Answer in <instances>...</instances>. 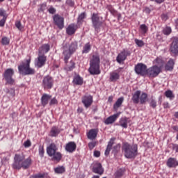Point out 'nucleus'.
<instances>
[{"label":"nucleus","mask_w":178,"mask_h":178,"mask_svg":"<svg viewBox=\"0 0 178 178\" xmlns=\"http://www.w3.org/2000/svg\"><path fill=\"white\" fill-rule=\"evenodd\" d=\"M31 165V159L28 158L24 160L23 154H15L14 157V163H13V169H29Z\"/></svg>","instance_id":"1"},{"label":"nucleus","mask_w":178,"mask_h":178,"mask_svg":"<svg viewBox=\"0 0 178 178\" xmlns=\"http://www.w3.org/2000/svg\"><path fill=\"white\" fill-rule=\"evenodd\" d=\"M122 152L127 159H133L138 155V147L137 145H130L127 143L122 145Z\"/></svg>","instance_id":"2"},{"label":"nucleus","mask_w":178,"mask_h":178,"mask_svg":"<svg viewBox=\"0 0 178 178\" xmlns=\"http://www.w3.org/2000/svg\"><path fill=\"white\" fill-rule=\"evenodd\" d=\"M99 63H101L99 55L94 54L90 60V67L88 69V72L90 74L94 76L101 74V70H99Z\"/></svg>","instance_id":"3"},{"label":"nucleus","mask_w":178,"mask_h":178,"mask_svg":"<svg viewBox=\"0 0 178 178\" xmlns=\"http://www.w3.org/2000/svg\"><path fill=\"white\" fill-rule=\"evenodd\" d=\"M77 42L74 41L72 42L70 44L66 43L63 47V54L64 55V60L65 63H67V60H69V58L70 56H72V54H74L76 52V50L77 49Z\"/></svg>","instance_id":"4"},{"label":"nucleus","mask_w":178,"mask_h":178,"mask_svg":"<svg viewBox=\"0 0 178 178\" xmlns=\"http://www.w3.org/2000/svg\"><path fill=\"white\" fill-rule=\"evenodd\" d=\"M56 151H58V147L55 143H51L47 147V155L52 158V161H57V162H59V161L62 159V154Z\"/></svg>","instance_id":"5"},{"label":"nucleus","mask_w":178,"mask_h":178,"mask_svg":"<svg viewBox=\"0 0 178 178\" xmlns=\"http://www.w3.org/2000/svg\"><path fill=\"white\" fill-rule=\"evenodd\" d=\"M91 20H92V27H94L97 33H99V29H101V26L104 24V22L101 21L102 20V17H99L98 13H94L93 14H92Z\"/></svg>","instance_id":"6"},{"label":"nucleus","mask_w":178,"mask_h":178,"mask_svg":"<svg viewBox=\"0 0 178 178\" xmlns=\"http://www.w3.org/2000/svg\"><path fill=\"white\" fill-rule=\"evenodd\" d=\"M14 74L15 70L12 68H8L4 72L3 77L6 81V85L13 86V84H15V79H13Z\"/></svg>","instance_id":"7"},{"label":"nucleus","mask_w":178,"mask_h":178,"mask_svg":"<svg viewBox=\"0 0 178 178\" xmlns=\"http://www.w3.org/2000/svg\"><path fill=\"white\" fill-rule=\"evenodd\" d=\"M18 70L21 74H24V76L34 74L35 73V70L30 67V65H19L18 67Z\"/></svg>","instance_id":"8"},{"label":"nucleus","mask_w":178,"mask_h":178,"mask_svg":"<svg viewBox=\"0 0 178 178\" xmlns=\"http://www.w3.org/2000/svg\"><path fill=\"white\" fill-rule=\"evenodd\" d=\"M54 23L57 27L62 30L65 27V18L59 15V14H56L53 16Z\"/></svg>","instance_id":"9"},{"label":"nucleus","mask_w":178,"mask_h":178,"mask_svg":"<svg viewBox=\"0 0 178 178\" xmlns=\"http://www.w3.org/2000/svg\"><path fill=\"white\" fill-rule=\"evenodd\" d=\"M161 72H162V69L161 68V67L154 65L147 69V75L149 77H156L157 76L159 75V73H161Z\"/></svg>","instance_id":"10"},{"label":"nucleus","mask_w":178,"mask_h":178,"mask_svg":"<svg viewBox=\"0 0 178 178\" xmlns=\"http://www.w3.org/2000/svg\"><path fill=\"white\" fill-rule=\"evenodd\" d=\"M135 72L136 74H140V76H147L148 69H147V65L143 63H138L135 67Z\"/></svg>","instance_id":"11"},{"label":"nucleus","mask_w":178,"mask_h":178,"mask_svg":"<svg viewBox=\"0 0 178 178\" xmlns=\"http://www.w3.org/2000/svg\"><path fill=\"white\" fill-rule=\"evenodd\" d=\"M45 62H47V56L44 54H38V58L35 60V65L37 67H42L45 65Z\"/></svg>","instance_id":"12"},{"label":"nucleus","mask_w":178,"mask_h":178,"mask_svg":"<svg viewBox=\"0 0 178 178\" xmlns=\"http://www.w3.org/2000/svg\"><path fill=\"white\" fill-rule=\"evenodd\" d=\"M81 102L83 104L85 108H90L92 105L93 99L92 96L90 95H86L81 98Z\"/></svg>","instance_id":"13"},{"label":"nucleus","mask_w":178,"mask_h":178,"mask_svg":"<svg viewBox=\"0 0 178 178\" xmlns=\"http://www.w3.org/2000/svg\"><path fill=\"white\" fill-rule=\"evenodd\" d=\"M130 51L129 50H123L121 53H120L117 58H116V60L118 63H121L122 62L126 60V58H127V56H130Z\"/></svg>","instance_id":"14"},{"label":"nucleus","mask_w":178,"mask_h":178,"mask_svg":"<svg viewBox=\"0 0 178 178\" xmlns=\"http://www.w3.org/2000/svg\"><path fill=\"white\" fill-rule=\"evenodd\" d=\"M54 86V80L49 76H45L42 80V86L44 88L50 89Z\"/></svg>","instance_id":"15"},{"label":"nucleus","mask_w":178,"mask_h":178,"mask_svg":"<svg viewBox=\"0 0 178 178\" xmlns=\"http://www.w3.org/2000/svg\"><path fill=\"white\" fill-rule=\"evenodd\" d=\"M170 51L172 55H177L178 54V38H175L172 40V42L170 44Z\"/></svg>","instance_id":"16"},{"label":"nucleus","mask_w":178,"mask_h":178,"mask_svg":"<svg viewBox=\"0 0 178 178\" xmlns=\"http://www.w3.org/2000/svg\"><path fill=\"white\" fill-rule=\"evenodd\" d=\"M93 173L97 175H104V168H102V164L98 162H95L92 167Z\"/></svg>","instance_id":"17"},{"label":"nucleus","mask_w":178,"mask_h":178,"mask_svg":"<svg viewBox=\"0 0 178 178\" xmlns=\"http://www.w3.org/2000/svg\"><path fill=\"white\" fill-rule=\"evenodd\" d=\"M120 113H117L110 117L107 118L106 120L104 121L105 124H112V123H115L116 122V119L119 118Z\"/></svg>","instance_id":"18"},{"label":"nucleus","mask_w":178,"mask_h":178,"mask_svg":"<svg viewBox=\"0 0 178 178\" xmlns=\"http://www.w3.org/2000/svg\"><path fill=\"white\" fill-rule=\"evenodd\" d=\"M77 30V25L74 24H70L66 29V33L68 35H73Z\"/></svg>","instance_id":"19"},{"label":"nucleus","mask_w":178,"mask_h":178,"mask_svg":"<svg viewBox=\"0 0 178 178\" xmlns=\"http://www.w3.org/2000/svg\"><path fill=\"white\" fill-rule=\"evenodd\" d=\"M76 148H77V145L74 142H70L65 146V150L67 152H70V153L74 152V151H76Z\"/></svg>","instance_id":"20"},{"label":"nucleus","mask_w":178,"mask_h":178,"mask_svg":"<svg viewBox=\"0 0 178 178\" xmlns=\"http://www.w3.org/2000/svg\"><path fill=\"white\" fill-rule=\"evenodd\" d=\"M98 136V129H92L88 133V138L89 140H95Z\"/></svg>","instance_id":"21"},{"label":"nucleus","mask_w":178,"mask_h":178,"mask_svg":"<svg viewBox=\"0 0 178 178\" xmlns=\"http://www.w3.org/2000/svg\"><path fill=\"white\" fill-rule=\"evenodd\" d=\"M115 144V138H112L110 139L109 142L108 143L107 147L105 151V155L106 156H108L109 155V153L111 152V149H112V147Z\"/></svg>","instance_id":"22"},{"label":"nucleus","mask_w":178,"mask_h":178,"mask_svg":"<svg viewBox=\"0 0 178 178\" xmlns=\"http://www.w3.org/2000/svg\"><path fill=\"white\" fill-rule=\"evenodd\" d=\"M175 67V60L170 58L168 62L165 65V69L167 72H172Z\"/></svg>","instance_id":"23"},{"label":"nucleus","mask_w":178,"mask_h":178,"mask_svg":"<svg viewBox=\"0 0 178 178\" xmlns=\"http://www.w3.org/2000/svg\"><path fill=\"white\" fill-rule=\"evenodd\" d=\"M49 51V44H43L39 48L38 54L40 55H45V54H47Z\"/></svg>","instance_id":"24"},{"label":"nucleus","mask_w":178,"mask_h":178,"mask_svg":"<svg viewBox=\"0 0 178 178\" xmlns=\"http://www.w3.org/2000/svg\"><path fill=\"white\" fill-rule=\"evenodd\" d=\"M167 166L168 168H176V166H178V161L175 158H170L167 161Z\"/></svg>","instance_id":"25"},{"label":"nucleus","mask_w":178,"mask_h":178,"mask_svg":"<svg viewBox=\"0 0 178 178\" xmlns=\"http://www.w3.org/2000/svg\"><path fill=\"white\" fill-rule=\"evenodd\" d=\"M51 96L49 95L44 94L41 97V103L42 106L48 105L49 101L51 99Z\"/></svg>","instance_id":"26"},{"label":"nucleus","mask_w":178,"mask_h":178,"mask_svg":"<svg viewBox=\"0 0 178 178\" xmlns=\"http://www.w3.org/2000/svg\"><path fill=\"white\" fill-rule=\"evenodd\" d=\"M141 95V91L137 90L135 92L132 97V101L134 104H138L140 102V97Z\"/></svg>","instance_id":"27"},{"label":"nucleus","mask_w":178,"mask_h":178,"mask_svg":"<svg viewBox=\"0 0 178 178\" xmlns=\"http://www.w3.org/2000/svg\"><path fill=\"white\" fill-rule=\"evenodd\" d=\"M124 101V98L123 97L118 99V100L113 105V108L115 111H118V109H119V108L122 106V104H123Z\"/></svg>","instance_id":"28"},{"label":"nucleus","mask_w":178,"mask_h":178,"mask_svg":"<svg viewBox=\"0 0 178 178\" xmlns=\"http://www.w3.org/2000/svg\"><path fill=\"white\" fill-rule=\"evenodd\" d=\"M59 133H60V129L58 127H53L50 131L51 137H56Z\"/></svg>","instance_id":"29"},{"label":"nucleus","mask_w":178,"mask_h":178,"mask_svg":"<svg viewBox=\"0 0 178 178\" xmlns=\"http://www.w3.org/2000/svg\"><path fill=\"white\" fill-rule=\"evenodd\" d=\"M120 77V75L119 74V72H113L110 73L111 81H117V80H119Z\"/></svg>","instance_id":"30"},{"label":"nucleus","mask_w":178,"mask_h":178,"mask_svg":"<svg viewBox=\"0 0 178 178\" xmlns=\"http://www.w3.org/2000/svg\"><path fill=\"white\" fill-rule=\"evenodd\" d=\"M73 83L76 84V86H83V78L79 75H76L74 77Z\"/></svg>","instance_id":"31"},{"label":"nucleus","mask_w":178,"mask_h":178,"mask_svg":"<svg viewBox=\"0 0 178 178\" xmlns=\"http://www.w3.org/2000/svg\"><path fill=\"white\" fill-rule=\"evenodd\" d=\"M147 98H148V95H147V93L145 92H143L141 94V95L139 97V102L142 105H144V104L147 102Z\"/></svg>","instance_id":"32"},{"label":"nucleus","mask_w":178,"mask_h":178,"mask_svg":"<svg viewBox=\"0 0 178 178\" xmlns=\"http://www.w3.org/2000/svg\"><path fill=\"white\" fill-rule=\"evenodd\" d=\"M91 51V44L90 42L86 43L82 50V54H88Z\"/></svg>","instance_id":"33"},{"label":"nucleus","mask_w":178,"mask_h":178,"mask_svg":"<svg viewBox=\"0 0 178 178\" xmlns=\"http://www.w3.org/2000/svg\"><path fill=\"white\" fill-rule=\"evenodd\" d=\"M120 126L124 127V129H127V118H122L120 119Z\"/></svg>","instance_id":"34"},{"label":"nucleus","mask_w":178,"mask_h":178,"mask_svg":"<svg viewBox=\"0 0 178 178\" xmlns=\"http://www.w3.org/2000/svg\"><path fill=\"white\" fill-rule=\"evenodd\" d=\"M31 178H48V173L35 174L32 175Z\"/></svg>","instance_id":"35"},{"label":"nucleus","mask_w":178,"mask_h":178,"mask_svg":"<svg viewBox=\"0 0 178 178\" xmlns=\"http://www.w3.org/2000/svg\"><path fill=\"white\" fill-rule=\"evenodd\" d=\"M123 175H124V169H123V168L119 169L115 173V176L116 178H120V177H122V176H123Z\"/></svg>","instance_id":"36"},{"label":"nucleus","mask_w":178,"mask_h":178,"mask_svg":"<svg viewBox=\"0 0 178 178\" xmlns=\"http://www.w3.org/2000/svg\"><path fill=\"white\" fill-rule=\"evenodd\" d=\"M154 63L158 65L159 66V67H161V69H162V66H163V60L160 58H156Z\"/></svg>","instance_id":"37"},{"label":"nucleus","mask_w":178,"mask_h":178,"mask_svg":"<svg viewBox=\"0 0 178 178\" xmlns=\"http://www.w3.org/2000/svg\"><path fill=\"white\" fill-rule=\"evenodd\" d=\"M87 17V15L86 13H82L81 15H79L77 22L78 23H83V20Z\"/></svg>","instance_id":"38"},{"label":"nucleus","mask_w":178,"mask_h":178,"mask_svg":"<svg viewBox=\"0 0 178 178\" xmlns=\"http://www.w3.org/2000/svg\"><path fill=\"white\" fill-rule=\"evenodd\" d=\"M149 104V106L153 108V109H155V108H156V101L155 100V99H154V97H151Z\"/></svg>","instance_id":"39"},{"label":"nucleus","mask_w":178,"mask_h":178,"mask_svg":"<svg viewBox=\"0 0 178 178\" xmlns=\"http://www.w3.org/2000/svg\"><path fill=\"white\" fill-rule=\"evenodd\" d=\"M65 167L63 166L57 167L54 169L55 172L58 174L65 173Z\"/></svg>","instance_id":"40"},{"label":"nucleus","mask_w":178,"mask_h":178,"mask_svg":"<svg viewBox=\"0 0 178 178\" xmlns=\"http://www.w3.org/2000/svg\"><path fill=\"white\" fill-rule=\"evenodd\" d=\"M44 154H45V151L44 150V146H39V155L41 158L44 157Z\"/></svg>","instance_id":"41"},{"label":"nucleus","mask_w":178,"mask_h":178,"mask_svg":"<svg viewBox=\"0 0 178 178\" xmlns=\"http://www.w3.org/2000/svg\"><path fill=\"white\" fill-rule=\"evenodd\" d=\"M140 30L143 33V34H145L147 33V31H148V26H147V25L145 24H142L140 25Z\"/></svg>","instance_id":"42"},{"label":"nucleus","mask_w":178,"mask_h":178,"mask_svg":"<svg viewBox=\"0 0 178 178\" xmlns=\"http://www.w3.org/2000/svg\"><path fill=\"white\" fill-rule=\"evenodd\" d=\"M163 33L165 35H169L172 33V29L170 27H166L163 29Z\"/></svg>","instance_id":"43"},{"label":"nucleus","mask_w":178,"mask_h":178,"mask_svg":"<svg viewBox=\"0 0 178 178\" xmlns=\"http://www.w3.org/2000/svg\"><path fill=\"white\" fill-rule=\"evenodd\" d=\"M9 42H10L9 38L6 37L3 38L1 40L2 45H9Z\"/></svg>","instance_id":"44"},{"label":"nucleus","mask_w":178,"mask_h":178,"mask_svg":"<svg viewBox=\"0 0 178 178\" xmlns=\"http://www.w3.org/2000/svg\"><path fill=\"white\" fill-rule=\"evenodd\" d=\"M118 151H120V144H118V145H116L115 146L113 147V153L115 155H116V153H117Z\"/></svg>","instance_id":"45"},{"label":"nucleus","mask_w":178,"mask_h":178,"mask_svg":"<svg viewBox=\"0 0 178 178\" xmlns=\"http://www.w3.org/2000/svg\"><path fill=\"white\" fill-rule=\"evenodd\" d=\"M135 43L136 44V45H138V47H144V42L141 40H138V39H135Z\"/></svg>","instance_id":"46"},{"label":"nucleus","mask_w":178,"mask_h":178,"mask_svg":"<svg viewBox=\"0 0 178 178\" xmlns=\"http://www.w3.org/2000/svg\"><path fill=\"white\" fill-rule=\"evenodd\" d=\"M47 9V3H42L40 5V8H38V12H44Z\"/></svg>","instance_id":"47"},{"label":"nucleus","mask_w":178,"mask_h":178,"mask_svg":"<svg viewBox=\"0 0 178 178\" xmlns=\"http://www.w3.org/2000/svg\"><path fill=\"white\" fill-rule=\"evenodd\" d=\"M15 26L17 27V29H18V30H19V31H22V30H23V25H22V22H20V21H17L15 22Z\"/></svg>","instance_id":"48"},{"label":"nucleus","mask_w":178,"mask_h":178,"mask_svg":"<svg viewBox=\"0 0 178 178\" xmlns=\"http://www.w3.org/2000/svg\"><path fill=\"white\" fill-rule=\"evenodd\" d=\"M6 93L9 94V95H10V97H15V89H7L6 90Z\"/></svg>","instance_id":"49"},{"label":"nucleus","mask_w":178,"mask_h":178,"mask_svg":"<svg viewBox=\"0 0 178 178\" xmlns=\"http://www.w3.org/2000/svg\"><path fill=\"white\" fill-rule=\"evenodd\" d=\"M97 145V142H90L88 143V147L90 149H94L95 148V146Z\"/></svg>","instance_id":"50"},{"label":"nucleus","mask_w":178,"mask_h":178,"mask_svg":"<svg viewBox=\"0 0 178 178\" xmlns=\"http://www.w3.org/2000/svg\"><path fill=\"white\" fill-rule=\"evenodd\" d=\"M165 95L167 98H172L173 92H172V90H168L165 92Z\"/></svg>","instance_id":"51"},{"label":"nucleus","mask_w":178,"mask_h":178,"mask_svg":"<svg viewBox=\"0 0 178 178\" xmlns=\"http://www.w3.org/2000/svg\"><path fill=\"white\" fill-rule=\"evenodd\" d=\"M48 12L49 13H50L51 15H55V13H56V9L55 8H54L53 6H51L49 9H48Z\"/></svg>","instance_id":"52"},{"label":"nucleus","mask_w":178,"mask_h":178,"mask_svg":"<svg viewBox=\"0 0 178 178\" xmlns=\"http://www.w3.org/2000/svg\"><path fill=\"white\" fill-rule=\"evenodd\" d=\"M24 147H25V148H29V147H31V141H30V140L25 141L24 143Z\"/></svg>","instance_id":"53"},{"label":"nucleus","mask_w":178,"mask_h":178,"mask_svg":"<svg viewBox=\"0 0 178 178\" xmlns=\"http://www.w3.org/2000/svg\"><path fill=\"white\" fill-rule=\"evenodd\" d=\"M66 4L72 8L74 6V1L73 0H66Z\"/></svg>","instance_id":"54"},{"label":"nucleus","mask_w":178,"mask_h":178,"mask_svg":"<svg viewBox=\"0 0 178 178\" xmlns=\"http://www.w3.org/2000/svg\"><path fill=\"white\" fill-rule=\"evenodd\" d=\"M6 22V17H3L1 20H0V27H3Z\"/></svg>","instance_id":"55"},{"label":"nucleus","mask_w":178,"mask_h":178,"mask_svg":"<svg viewBox=\"0 0 178 178\" xmlns=\"http://www.w3.org/2000/svg\"><path fill=\"white\" fill-rule=\"evenodd\" d=\"M56 104H58V100L55 97L51 99L49 102V105H56Z\"/></svg>","instance_id":"56"},{"label":"nucleus","mask_w":178,"mask_h":178,"mask_svg":"<svg viewBox=\"0 0 178 178\" xmlns=\"http://www.w3.org/2000/svg\"><path fill=\"white\" fill-rule=\"evenodd\" d=\"M161 17L162 20H163V22H166V20H168V19H169V16H168V14H162L161 15Z\"/></svg>","instance_id":"57"},{"label":"nucleus","mask_w":178,"mask_h":178,"mask_svg":"<svg viewBox=\"0 0 178 178\" xmlns=\"http://www.w3.org/2000/svg\"><path fill=\"white\" fill-rule=\"evenodd\" d=\"M143 12H145V13H147V15H149L151 13V9H149V8L148 7H145L143 10Z\"/></svg>","instance_id":"58"},{"label":"nucleus","mask_w":178,"mask_h":178,"mask_svg":"<svg viewBox=\"0 0 178 178\" xmlns=\"http://www.w3.org/2000/svg\"><path fill=\"white\" fill-rule=\"evenodd\" d=\"M101 156V152L99 151H95L94 152V156H95V158H99V156Z\"/></svg>","instance_id":"59"},{"label":"nucleus","mask_w":178,"mask_h":178,"mask_svg":"<svg viewBox=\"0 0 178 178\" xmlns=\"http://www.w3.org/2000/svg\"><path fill=\"white\" fill-rule=\"evenodd\" d=\"M107 9L110 11V12H111V13H112V12H113L115 10H113V8L112 7V6H107Z\"/></svg>","instance_id":"60"},{"label":"nucleus","mask_w":178,"mask_h":178,"mask_svg":"<svg viewBox=\"0 0 178 178\" xmlns=\"http://www.w3.org/2000/svg\"><path fill=\"white\" fill-rule=\"evenodd\" d=\"M0 16H3V17H5V10H0Z\"/></svg>","instance_id":"61"},{"label":"nucleus","mask_w":178,"mask_h":178,"mask_svg":"<svg viewBox=\"0 0 178 178\" xmlns=\"http://www.w3.org/2000/svg\"><path fill=\"white\" fill-rule=\"evenodd\" d=\"M156 3H162L165 2V0H154Z\"/></svg>","instance_id":"62"},{"label":"nucleus","mask_w":178,"mask_h":178,"mask_svg":"<svg viewBox=\"0 0 178 178\" xmlns=\"http://www.w3.org/2000/svg\"><path fill=\"white\" fill-rule=\"evenodd\" d=\"M112 101H113V97L112 96H110L108 97V102H112Z\"/></svg>","instance_id":"63"},{"label":"nucleus","mask_w":178,"mask_h":178,"mask_svg":"<svg viewBox=\"0 0 178 178\" xmlns=\"http://www.w3.org/2000/svg\"><path fill=\"white\" fill-rule=\"evenodd\" d=\"M174 148H175L176 152H178V145H175Z\"/></svg>","instance_id":"64"}]
</instances>
